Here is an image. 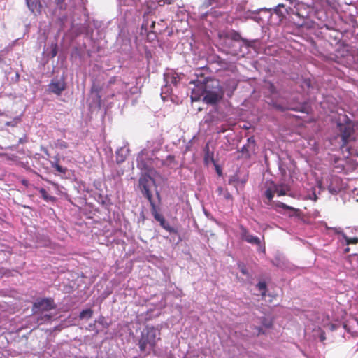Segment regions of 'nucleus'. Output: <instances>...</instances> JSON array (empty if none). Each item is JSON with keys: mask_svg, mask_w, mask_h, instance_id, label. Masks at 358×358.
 Returning a JSON list of instances; mask_svg holds the SVG:
<instances>
[{"mask_svg": "<svg viewBox=\"0 0 358 358\" xmlns=\"http://www.w3.org/2000/svg\"><path fill=\"white\" fill-rule=\"evenodd\" d=\"M164 220H165V219H164V218H162V219H160V220H157V221L159 222V224H161L162 222H163V221H164Z\"/></svg>", "mask_w": 358, "mask_h": 358, "instance_id": "39", "label": "nucleus"}, {"mask_svg": "<svg viewBox=\"0 0 358 358\" xmlns=\"http://www.w3.org/2000/svg\"><path fill=\"white\" fill-rule=\"evenodd\" d=\"M324 339H325V336H321V340H322V341H323V340H324Z\"/></svg>", "mask_w": 358, "mask_h": 358, "instance_id": "43", "label": "nucleus"}, {"mask_svg": "<svg viewBox=\"0 0 358 358\" xmlns=\"http://www.w3.org/2000/svg\"><path fill=\"white\" fill-rule=\"evenodd\" d=\"M333 182H336V184H338L341 182V179L338 177H334L332 178L331 183L328 187V189L330 193H331L332 194H336L341 189V187H333Z\"/></svg>", "mask_w": 358, "mask_h": 358, "instance_id": "15", "label": "nucleus"}, {"mask_svg": "<svg viewBox=\"0 0 358 358\" xmlns=\"http://www.w3.org/2000/svg\"><path fill=\"white\" fill-rule=\"evenodd\" d=\"M270 104L279 111H285V110H294L302 113H308L306 106L305 104H301L296 107L289 106H283L282 104L278 103L276 101L272 100Z\"/></svg>", "mask_w": 358, "mask_h": 358, "instance_id": "8", "label": "nucleus"}, {"mask_svg": "<svg viewBox=\"0 0 358 358\" xmlns=\"http://www.w3.org/2000/svg\"><path fill=\"white\" fill-rule=\"evenodd\" d=\"M290 191V187L286 184H275L271 182L267 184L266 189L264 192L265 196L269 201H272L274 195L276 194L278 196L287 195Z\"/></svg>", "mask_w": 358, "mask_h": 358, "instance_id": "6", "label": "nucleus"}, {"mask_svg": "<svg viewBox=\"0 0 358 358\" xmlns=\"http://www.w3.org/2000/svg\"><path fill=\"white\" fill-rule=\"evenodd\" d=\"M350 262L352 264V268L355 270H358V255H354L350 257Z\"/></svg>", "mask_w": 358, "mask_h": 358, "instance_id": "29", "label": "nucleus"}, {"mask_svg": "<svg viewBox=\"0 0 358 358\" xmlns=\"http://www.w3.org/2000/svg\"><path fill=\"white\" fill-rule=\"evenodd\" d=\"M161 332L158 328L153 326H145L141 331L138 345L142 352L148 355L151 352L155 353L157 342L161 340Z\"/></svg>", "mask_w": 358, "mask_h": 358, "instance_id": "1", "label": "nucleus"}, {"mask_svg": "<svg viewBox=\"0 0 358 358\" xmlns=\"http://www.w3.org/2000/svg\"><path fill=\"white\" fill-rule=\"evenodd\" d=\"M56 305L54 300L51 298H43L36 300L33 304V311L34 313L38 312H44L54 310Z\"/></svg>", "mask_w": 358, "mask_h": 358, "instance_id": "7", "label": "nucleus"}, {"mask_svg": "<svg viewBox=\"0 0 358 358\" xmlns=\"http://www.w3.org/2000/svg\"><path fill=\"white\" fill-rule=\"evenodd\" d=\"M229 38L234 41H242L245 45H248V41L247 39L243 38L240 34L236 31H232L229 34Z\"/></svg>", "mask_w": 358, "mask_h": 358, "instance_id": "16", "label": "nucleus"}, {"mask_svg": "<svg viewBox=\"0 0 358 358\" xmlns=\"http://www.w3.org/2000/svg\"><path fill=\"white\" fill-rule=\"evenodd\" d=\"M156 195H157L158 199L160 200V194L157 190H156Z\"/></svg>", "mask_w": 358, "mask_h": 358, "instance_id": "38", "label": "nucleus"}, {"mask_svg": "<svg viewBox=\"0 0 358 358\" xmlns=\"http://www.w3.org/2000/svg\"><path fill=\"white\" fill-rule=\"evenodd\" d=\"M138 167L142 168V164L138 162Z\"/></svg>", "mask_w": 358, "mask_h": 358, "instance_id": "40", "label": "nucleus"}, {"mask_svg": "<svg viewBox=\"0 0 358 358\" xmlns=\"http://www.w3.org/2000/svg\"><path fill=\"white\" fill-rule=\"evenodd\" d=\"M265 326H266V327H271V324H265Z\"/></svg>", "mask_w": 358, "mask_h": 358, "instance_id": "46", "label": "nucleus"}, {"mask_svg": "<svg viewBox=\"0 0 358 358\" xmlns=\"http://www.w3.org/2000/svg\"><path fill=\"white\" fill-rule=\"evenodd\" d=\"M115 82V77L111 78L110 80H109L108 85H110L113 83H114Z\"/></svg>", "mask_w": 358, "mask_h": 358, "instance_id": "35", "label": "nucleus"}, {"mask_svg": "<svg viewBox=\"0 0 358 358\" xmlns=\"http://www.w3.org/2000/svg\"><path fill=\"white\" fill-rule=\"evenodd\" d=\"M204 92L203 101L209 105L217 104L224 96V90L217 80L207 82L204 85Z\"/></svg>", "mask_w": 358, "mask_h": 358, "instance_id": "2", "label": "nucleus"}, {"mask_svg": "<svg viewBox=\"0 0 358 358\" xmlns=\"http://www.w3.org/2000/svg\"><path fill=\"white\" fill-rule=\"evenodd\" d=\"M343 237L345 239L347 245L357 244L358 243L357 237L349 238L345 234H343Z\"/></svg>", "mask_w": 358, "mask_h": 358, "instance_id": "27", "label": "nucleus"}, {"mask_svg": "<svg viewBox=\"0 0 358 358\" xmlns=\"http://www.w3.org/2000/svg\"><path fill=\"white\" fill-rule=\"evenodd\" d=\"M337 127L339 131L338 136L341 139V148H345L358 133L356 132L353 123L350 120L345 123H338Z\"/></svg>", "mask_w": 358, "mask_h": 358, "instance_id": "4", "label": "nucleus"}, {"mask_svg": "<svg viewBox=\"0 0 358 358\" xmlns=\"http://www.w3.org/2000/svg\"><path fill=\"white\" fill-rule=\"evenodd\" d=\"M205 152V159H206L209 157L210 150H209V144L207 143L204 148Z\"/></svg>", "mask_w": 358, "mask_h": 358, "instance_id": "32", "label": "nucleus"}, {"mask_svg": "<svg viewBox=\"0 0 358 358\" xmlns=\"http://www.w3.org/2000/svg\"><path fill=\"white\" fill-rule=\"evenodd\" d=\"M304 84L308 87H310L311 85V81L310 79H305L304 80Z\"/></svg>", "mask_w": 358, "mask_h": 358, "instance_id": "34", "label": "nucleus"}, {"mask_svg": "<svg viewBox=\"0 0 358 358\" xmlns=\"http://www.w3.org/2000/svg\"><path fill=\"white\" fill-rule=\"evenodd\" d=\"M161 227H163L165 230L170 233L178 234V230L175 228L170 226V224L164 220L163 222L160 224Z\"/></svg>", "mask_w": 358, "mask_h": 358, "instance_id": "22", "label": "nucleus"}, {"mask_svg": "<svg viewBox=\"0 0 358 358\" xmlns=\"http://www.w3.org/2000/svg\"><path fill=\"white\" fill-rule=\"evenodd\" d=\"M291 8H285L284 4H278L275 8L274 12L280 17V20H282L286 18L288 15L291 18L292 12L290 11Z\"/></svg>", "mask_w": 358, "mask_h": 358, "instance_id": "11", "label": "nucleus"}, {"mask_svg": "<svg viewBox=\"0 0 358 358\" xmlns=\"http://www.w3.org/2000/svg\"><path fill=\"white\" fill-rule=\"evenodd\" d=\"M275 206L277 207H279V208H282L283 209H286V210H293V208L287 206V204L282 203V202H280V201H278L276 203H275Z\"/></svg>", "mask_w": 358, "mask_h": 358, "instance_id": "30", "label": "nucleus"}, {"mask_svg": "<svg viewBox=\"0 0 358 358\" xmlns=\"http://www.w3.org/2000/svg\"><path fill=\"white\" fill-rule=\"evenodd\" d=\"M38 191L41 195V197L45 201H55L56 200V198L53 196L48 194L47 191L44 188H40L38 189Z\"/></svg>", "mask_w": 358, "mask_h": 358, "instance_id": "19", "label": "nucleus"}, {"mask_svg": "<svg viewBox=\"0 0 358 358\" xmlns=\"http://www.w3.org/2000/svg\"><path fill=\"white\" fill-rule=\"evenodd\" d=\"M257 287L262 292V296L264 298L266 296V284L264 282H259L257 285Z\"/></svg>", "mask_w": 358, "mask_h": 358, "instance_id": "25", "label": "nucleus"}, {"mask_svg": "<svg viewBox=\"0 0 358 358\" xmlns=\"http://www.w3.org/2000/svg\"><path fill=\"white\" fill-rule=\"evenodd\" d=\"M287 1H289L290 3H293L295 0H287Z\"/></svg>", "mask_w": 358, "mask_h": 358, "instance_id": "41", "label": "nucleus"}, {"mask_svg": "<svg viewBox=\"0 0 358 358\" xmlns=\"http://www.w3.org/2000/svg\"><path fill=\"white\" fill-rule=\"evenodd\" d=\"M292 12L291 20L297 27L305 26L309 20L310 15L313 12V8L303 2L297 3Z\"/></svg>", "mask_w": 358, "mask_h": 358, "instance_id": "3", "label": "nucleus"}, {"mask_svg": "<svg viewBox=\"0 0 358 358\" xmlns=\"http://www.w3.org/2000/svg\"><path fill=\"white\" fill-rule=\"evenodd\" d=\"M92 315H93V310L91 308H88V309L83 310V311L80 312V313L79 315V318L80 320H83L85 318L90 319L92 317Z\"/></svg>", "mask_w": 358, "mask_h": 358, "instance_id": "20", "label": "nucleus"}, {"mask_svg": "<svg viewBox=\"0 0 358 358\" xmlns=\"http://www.w3.org/2000/svg\"><path fill=\"white\" fill-rule=\"evenodd\" d=\"M51 317H52V316L50 315H49V314L41 315L37 318V322L39 324H43L45 322H47L50 321Z\"/></svg>", "mask_w": 358, "mask_h": 358, "instance_id": "24", "label": "nucleus"}, {"mask_svg": "<svg viewBox=\"0 0 358 358\" xmlns=\"http://www.w3.org/2000/svg\"><path fill=\"white\" fill-rule=\"evenodd\" d=\"M56 53H57V52H56L55 51H53L52 56H53V57H54V56H55V55H56Z\"/></svg>", "mask_w": 358, "mask_h": 358, "instance_id": "45", "label": "nucleus"}, {"mask_svg": "<svg viewBox=\"0 0 358 358\" xmlns=\"http://www.w3.org/2000/svg\"><path fill=\"white\" fill-rule=\"evenodd\" d=\"M48 87L51 92L57 95H60L66 89V83L64 80L52 81Z\"/></svg>", "mask_w": 358, "mask_h": 358, "instance_id": "9", "label": "nucleus"}, {"mask_svg": "<svg viewBox=\"0 0 358 358\" xmlns=\"http://www.w3.org/2000/svg\"><path fill=\"white\" fill-rule=\"evenodd\" d=\"M27 3L29 9L34 11L35 9H36L39 1L38 0H27Z\"/></svg>", "mask_w": 358, "mask_h": 358, "instance_id": "26", "label": "nucleus"}, {"mask_svg": "<svg viewBox=\"0 0 358 358\" xmlns=\"http://www.w3.org/2000/svg\"><path fill=\"white\" fill-rule=\"evenodd\" d=\"M217 192L218 194L220 196H222L224 199L228 201H232L233 196L227 189H224L222 187H219L217 189Z\"/></svg>", "mask_w": 358, "mask_h": 358, "instance_id": "17", "label": "nucleus"}, {"mask_svg": "<svg viewBox=\"0 0 358 358\" xmlns=\"http://www.w3.org/2000/svg\"><path fill=\"white\" fill-rule=\"evenodd\" d=\"M345 148L350 155L358 156V134Z\"/></svg>", "mask_w": 358, "mask_h": 358, "instance_id": "13", "label": "nucleus"}, {"mask_svg": "<svg viewBox=\"0 0 358 358\" xmlns=\"http://www.w3.org/2000/svg\"><path fill=\"white\" fill-rule=\"evenodd\" d=\"M241 238L243 240L251 244L257 245H259L261 244L260 239L257 236L250 234L244 227H241Z\"/></svg>", "mask_w": 358, "mask_h": 358, "instance_id": "10", "label": "nucleus"}, {"mask_svg": "<svg viewBox=\"0 0 358 358\" xmlns=\"http://www.w3.org/2000/svg\"><path fill=\"white\" fill-rule=\"evenodd\" d=\"M151 206V212L152 215L155 217V219L157 221L162 218H164V216L158 213V208L155 204V201L150 203Z\"/></svg>", "mask_w": 358, "mask_h": 358, "instance_id": "18", "label": "nucleus"}, {"mask_svg": "<svg viewBox=\"0 0 358 358\" xmlns=\"http://www.w3.org/2000/svg\"><path fill=\"white\" fill-rule=\"evenodd\" d=\"M51 166L60 173L65 174L67 172V169L59 165L57 162H51Z\"/></svg>", "mask_w": 358, "mask_h": 358, "instance_id": "21", "label": "nucleus"}, {"mask_svg": "<svg viewBox=\"0 0 358 358\" xmlns=\"http://www.w3.org/2000/svg\"><path fill=\"white\" fill-rule=\"evenodd\" d=\"M152 187L157 189L155 180L147 173L142 174L138 180V188L149 203L154 201L151 192Z\"/></svg>", "mask_w": 358, "mask_h": 358, "instance_id": "5", "label": "nucleus"}, {"mask_svg": "<svg viewBox=\"0 0 358 358\" xmlns=\"http://www.w3.org/2000/svg\"><path fill=\"white\" fill-rule=\"evenodd\" d=\"M64 1L65 0H55V2L57 4V6L59 7L60 9H65L66 6L64 4Z\"/></svg>", "mask_w": 358, "mask_h": 358, "instance_id": "31", "label": "nucleus"}, {"mask_svg": "<svg viewBox=\"0 0 358 358\" xmlns=\"http://www.w3.org/2000/svg\"><path fill=\"white\" fill-rule=\"evenodd\" d=\"M349 250H350L349 248H345V252H349Z\"/></svg>", "mask_w": 358, "mask_h": 358, "instance_id": "42", "label": "nucleus"}, {"mask_svg": "<svg viewBox=\"0 0 358 358\" xmlns=\"http://www.w3.org/2000/svg\"><path fill=\"white\" fill-rule=\"evenodd\" d=\"M204 85L196 86L192 91L191 99L192 101H198L203 96L204 97Z\"/></svg>", "mask_w": 358, "mask_h": 358, "instance_id": "12", "label": "nucleus"}, {"mask_svg": "<svg viewBox=\"0 0 358 358\" xmlns=\"http://www.w3.org/2000/svg\"><path fill=\"white\" fill-rule=\"evenodd\" d=\"M155 22H152V27H155Z\"/></svg>", "mask_w": 358, "mask_h": 358, "instance_id": "44", "label": "nucleus"}, {"mask_svg": "<svg viewBox=\"0 0 358 358\" xmlns=\"http://www.w3.org/2000/svg\"><path fill=\"white\" fill-rule=\"evenodd\" d=\"M241 273H242L243 274H244V275H246V274H247V271H246V269H245V268H242V269L241 270Z\"/></svg>", "mask_w": 358, "mask_h": 358, "instance_id": "37", "label": "nucleus"}, {"mask_svg": "<svg viewBox=\"0 0 358 358\" xmlns=\"http://www.w3.org/2000/svg\"><path fill=\"white\" fill-rule=\"evenodd\" d=\"M269 90H270L271 94H275V87L274 86L273 84H272V83L270 84Z\"/></svg>", "mask_w": 358, "mask_h": 358, "instance_id": "33", "label": "nucleus"}, {"mask_svg": "<svg viewBox=\"0 0 358 358\" xmlns=\"http://www.w3.org/2000/svg\"><path fill=\"white\" fill-rule=\"evenodd\" d=\"M213 0H210V1L209 2V4L210 5H212L213 2H212Z\"/></svg>", "mask_w": 358, "mask_h": 358, "instance_id": "47", "label": "nucleus"}, {"mask_svg": "<svg viewBox=\"0 0 358 358\" xmlns=\"http://www.w3.org/2000/svg\"><path fill=\"white\" fill-rule=\"evenodd\" d=\"M22 183L24 185H25V186H28V185H29V182H28V180H23L22 181Z\"/></svg>", "mask_w": 358, "mask_h": 358, "instance_id": "36", "label": "nucleus"}, {"mask_svg": "<svg viewBox=\"0 0 358 358\" xmlns=\"http://www.w3.org/2000/svg\"><path fill=\"white\" fill-rule=\"evenodd\" d=\"M92 93L96 94V104L100 107L101 105V96L100 95L101 89L99 87H92Z\"/></svg>", "mask_w": 358, "mask_h": 358, "instance_id": "23", "label": "nucleus"}, {"mask_svg": "<svg viewBox=\"0 0 358 358\" xmlns=\"http://www.w3.org/2000/svg\"><path fill=\"white\" fill-rule=\"evenodd\" d=\"M55 146L59 149H66L68 147H69V144L67 142L62 140V139H59L57 141L56 143H55Z\"/></svg>", "mask_w": 358, "mask_h": 358, "instance_id": "28", "label": "nucleus"}, {"mask_svg": "<svg viewBox=\"0 0 358 358\" xmlns=\"http://www.w3.org/2000/svg\"><path fill=\"white\" fill-rule=\"evenodd\" d=\"M255 141L252 137L248 139L247 145H245L242 149L241 152L245 155V157L249 158L250 157V151L255 148Z\"/></svg>", "mask_w": 358, "mask_h": 358, "instance_id": "14", "label": "nucleus"}]
</instances>
